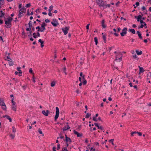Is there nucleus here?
<instances>
[{
  "label": "nucleus",
  "mask_w": 151,
  "mask_h": 151,
  "mask_svg": "<svg viewBox=\"0 0 151 151\" xmlns=\"http://www.w3.org/2000/svg\"><path fill=\"white\" fill-rule=\"evenodd\" d=\"M70 27L69 26L66 27L65 28H62V30L64 32L65 35H66L68 33V31L69 30Z\"/></svg>",
  "instance_id": "nucleus-4"
},
{
  "label": "nucleus",
  "mask_w": 151,
  "mask_h": 151,
  "mask_svg": "<svg viewBox=\"0 0 151 151\" xmlns=\"http://www.w3.org/2000/svg\"><path fill=\"white\" fill-rule=\"evenodd\" d=\"M2 106V108L4 110H6V106L5 105V104H4Z\"/></svg>",
  "instance_id": "nucleus-27"
},
{
  "label": "nucleus",
  "mask_w": 151,
  "mask_h": 151,
  "mask_svg": "<svg viewBox=\"0 0 151 151\" xmlns=\"http://www.w3.org/2000/svg\"><path fill=\"white\" fill-rule=\"evenodd\" d=\"M10 137H12V139H14V137H15V135H13V134H10Z\"/></svg>",
  "instance_id": "nucleus-48"
},
{
  "label": "nucleus",
  "mask_w": 151,
  "mask_h": 151,
  "mask_svg": "<svg viewBox=\"0 0 151 151\" xmlns=\"http://www.w3.org/2000/svg\"><path fill=\"white\" fill-rule=\"evenodd\" d=\"M135 4L137 6H138L139 5V3L138 2H137Z\"/></svg>",
  "instance_id": "nucleus-64"
},
{
  "label": "nucleus",
  "mask_w": 151,
  "mask_h": 151,
  "mask_svg": "<svg viewBox=\"0 0 151 151\" xmlns=\"http://www.w3.org/2000/svg\"><path fill=\"white\" fill-rule=\"evenodd\" d=\"M137 132L135 131L133 132H132L131 136H134V134H137Z\"/></svg>",
  "instance_id": "nucleus-41"
},
{
  "label": "nucleus",
  "mask_w": 151,
  "mask_h": 151,
  "mask_svg": "<svg viewBox=\"0 0 151 151\" xmlns=\"http://www.w3.org/2000/svg\"><path fill=\"white\" fill-rule=\"evenodd\" d=\"M70 128V127H69L68 125L66 127L65 126L63 128V131H66L67 130H68Z\"/></svg>",
  "instance_id": "nucleus-16"
},
{
  "label": "nucleus",
  "mask_w": 151,
  "mask_h": 151,
  "mask_svg": "<svg viewBox=\"0 0 151 151\" xmlns=\"http://www.w3.org/2000/svg\"><path fill=\"white\" fill-rule=\"evenodd\" d=\"M29 73H31L33 74V70H32V68H30L29 69Z\"/></svg>",
  "instance_id": "nucleus-42"
},
{
  "label": "nucleus",
  "mask_w": 151,
  "mask_h": 151,
  "mask_svg": "<svg viewBox=\"0 0 151 151\" xmlns=\"http://www.w3.org/2000/svg\"><path fill=\"white\" fill-rule=\"evenodd\" d=\"M23 13H25V11H22V10H20L19 11V13L18 16L19 18H20L23 16V14H22Z\"/></svg>",
  "instance_id": "nucleus-8"
},
{
  "label": "nucleus",
  "mask_w": 151,
  "mask_h": 151,
  "mask_svg": "<svg viewBox=\"0 0 151 151\" xmlns=\"http://www.w3.org/2000/svg\"><path fill=\"white\" fill-rule=\"evenodd\" d=\"M141 9H142V11H144L145 10H146V8L145 7V6H143L141 8Z\"/></svg>",
  "instance_id": "nucleus-40"
},
{
  "label": "nucleus",
  "mask_w": 151,
  "mask_h": 151,
  "mask_svg": "<svg viewBox=\"0 0 151 151\" xmlns=\"http://www.w3.org/2000/svg\"><path fill=\"white\" fill-rule=\"evenodd\" d=\"M93 120L94 121H95V122H97L98 120L97 119H96V117H93Z\"/></svg>",
  "instance_id": "nucleus-46"
},
{
  "label": "nucleus",
  "mask_w": 151,
  "mask_h": 151,
  "mask_svg": "<svg viewBox=\"0 0 151 151\" xmlns=\"http://www.w3.org/2000/svg\"><path fill=\"white\" fill-rule=\"evenodd\" d=\"M14 99V98H12V105H13V104H16L15 102L13 101Z\"/></svg>",
  "instance_id": "nucleus-51"
},
{
  "label": "nucleus",
  "mask_w": 151,
  "mask_h": 151,
  "mask_svg": "<svg viewBox=\"0 0 151 151\" xmlns=\"http://www.w3.org/2000/svg\"><path fill=\"white\" fill-rule=\"evenodd\" d=\"M90 25V24H88L86 26V29H89V26Z\"/></svg>",
  "instance_id": "nucleus-62"
},
{
  "label": "nucleus",
  "mask_w": 151,
  "mask_h": 151,
  "mask_svg": "<svg viewBox=\"0 0 151 151\" xmlns=\"http://www.w3.org/2000/svg\"><path fill=\"white\" fill-rule=\"evenodd\" d=\"M114 140V139H111L110 140H109V142H111L112 145H114V143H113V141Z\"/></svg>",
  "instance_id": "nucleus-37"
},
{
  "label": "nucleus",
  "mask_w": 151,
  "mask_h": 151,
  "mask_svg": "<svg viewBox=\"0 0 151 151\" xmlns=\"http://www.w3.org/2000/svg\"><path fill=\"white\" fill-rule=\"evenodd\" d=\"M113 31H114V32H115V33H114V35L116 36V37L118 36H119V34H117V33H116V29H115L114 28V29H113Z\"/></svg>",
  "instance_id": "nucleus-24"
},
{
  "label": "nucleus",
  "mask_w": 151,
  "mask_h": 151,
  "mask_svg": "<svg viewBox=\"0 0 151 151\" xmlns=\"http://www.w3.org/2000/svg\"><path fill=\"white\" fill-rule=\"evenodd\" d=\"M47 26V24L45 22H43L42 23V24H41V26L42 27L41 29L43 31L44 30H45L46 29V28H45V27Z\"/></svg>",
  "instance_id": "nucleus-12"
},
{
  "label": "nucleus",
  "mask_w": 151,
  "mask_h": 151,
  "mask_svg": "<svg viewBox=\"0 0 151 151\" xmlns=\"http://www.w3.org/2000/svg\"><path fill=\"white\" fill-rule=\"evenodd\" d=\"M12 109L15 111H16L17 109V106L16 105V104H14L13 105H12Z\"/></svg>",
  "instance_id": "nucleus-14"
},
{
  "label": "nucleus",
  "mask_w": 151,
  "mask_h": 151,
  "mask_svg": "<svg viewBox=\"0 0 151 151\" xmlns=\"http://www.w3.org/2000/svg\"><path fill=\"white\" fill-rule=\"evenodd\" d=\"M127 29L126 27H124V29L122 30V32L121 33L120 35L122 37L124 36L127 33Z\"/></svg>",
  "instance_id": "nucleus-7"
},
{
  "label": "nucleus",
  "mask_w": 151,
  "mask_h": 151,
  "mask_svg": "<svg viewBox=\"0 0 151 151\" xmlns=\"http://www.w3.org/2000/svg\"><path fill=\"white\" fill-rule=\"evenodd\" d=\"M66 68L65 66L63 68V72L66 75H67V73L66 72Z\"/></svg>",
  "instance_id": "nucleus-29"
},
{
  "label": "nucleus",
  "mask_w": 151,
  "mask_h": 151,
  "mask_svg": "<svg viewBox=\"0 0 151 151\" xmlns=\"http://www.w3.org/2000/svg\"><path fill=\"white\" fill-rule=\"evenodd\" d=\"M53 22H51V24L54 27H55L59 25L57 20L55 19H52Z\"/></svg>",
  "instance_id": "nucleus-5"
},
{
  "label": "nucleus",
  "mask_w": 151,
  "mask_h": 151,
  "mask_svg": "<svg viewBox=\"0 0 151 151\" xmlns=\"http://www.w3.org/2000/svg\"><path fill=\"white\" fill-rule=\"evenodd\" d=\"M22 87L24 89V90H25L27 88V86H26L24 85Z\"/></svg>",
  "instance_id": "nucleus-63"
},
{
  "label": "nucleus",
  "mask_w": 151,
  "mask_h": 151,
  "mask_svg": "<svg viewBox=\"0 0 151 151\" xmlns=\"http://www.w3.org/2000/svg\"><path fill=\"white\" fill-rule=\"evenodd\" d=\"M60 144H58L57 145V150H59L60 149Z\"/></svg>",
  "instance_id": "nucleus-43"
},
{
  "label": "nucleus",
  "mask_w": 151,
  "mask_h": 151,
  "mask_svg": "<svg viewBox=\"0 0 151 151\" xmlns=\"http://www.w3.org/2000/svg\"><path fill=\"white\" fill-rule=\"evenodd\" d=\"M3 23V20L0 19V24H2Z\"/></svg>",
  "instance_id": "nucleus-59"
},
{
  "label": "nucleus",
  "mask_w": 151,
  "mask_h": 151,
  "mask_svg": "<svg viewBox=\"0 0 151 151\" xmlns=\"http://www.w3.org/2000/svg\"><path fill=\"white\" fill-rule=\"evenodd\" d=\"M136 52L138 55H141L142 53V51H140L139 52L138 50H136Z\"/></svg>",
  "instance_id": "nucleus-22"
},
{
  "label": "nucleus",
  "mask_w": 151,
  "mask_h": 151,
  "mask_svg": "<svg viewBox=\"0 0 151 151\" xmlns=\"http://www.w3.org/2000/svg\"><path fill=\"white\" fill-rule=\"evenodd\" d=\"M129 32H132L133 34H134L135 33V31L134 29H129Z\"/></svg>",
  "instance_id": "nucleus-20"
},
{
  "label": "nucleus",
  "mask_w": 151,
  "mask_h": 151,
  "mask_svg": "<svg viewBox=\"0 0 151 151\" xmlns=\"http://www.w3.org/2000/svg\"><path fill=\"white\" fill-rule=\"evenodd\" d=\"M19 76H22V71L21 70H19Z\"/></svg>",
  "instance_id": "nucleus-53"
},
{
  "label": "nucleus",
  "mask_w": 151,
  "mask_h": 151,
  "mask_svg": "<svg viewBox=\"0 0 151 151\" xmlns=\"http://www.w3.org/2000/svg\"><path fill=\"white\" fill-rule=\"evenodd\" d=\"M137 134L139 136H141L142 135V134L140 132H137Z\"/></svg>",
  "instance_id": "nucleus-57"
},
{
  "label": "nucleus",
  "mask_w": 151,
  "mask_h": 151,
  "mask_svg": "<svg viewBox=\"0 0 151 151\" xmlns=\"http://www.w3.org/2000/svg\"><path fill=\"white\" fill-rule=\"evenodd\" d=\"M97 127L98 128L100 129H101V130H103L104 129L101 126H99Z\"/></svg>",
  "instance_id": "nucleus-38"
},
{
  "label": "nucleus",
  "mask_w": 151,
  "mask_h": 151,
  "mask_svg": "<svg viewBox=\"0 0 151 151\" xmlns=\"http://www.w3.org/2000/svg\"><path fill=\"white\" fill-rule=\"evenodd\" d=\"M26 9L24 7H23L21 8L20 10H22V11H25V12H26Z\"/></svg>",
  "instance_id": "nucleus-45"
},
{
  "label": "nucleus",
  "mask_w": 151,
  "mask_h": 151,
  "mask_svg": "<svg viewBox=\"0 0 151 151\" xmlns=\"http://www.w3.org/2000/svg\"><path fill=\"white\" fill-rule=\"evenodd\" d=\"M55 83H56V82L54 81H52V82H51V84H50L51 86H52V87L54 86L55 85Z\"/></svg>",
  "instance_id": "nucleus-25"
},
{
  "label": "nucleus",
  "mask_w": 151,
  "mask_h": 151,
  "mask_svg": "<svg viewBox=\"0 0 151 151\" xmlns=\"http://www.w3.org/2000/svg\"><path fill=\"white\" fill-rule=\"evenodd\" d=\"M38 132L40 134H42V130H41V129H39Z\"/></svg>",
  "instance_id": "nucleus-49"
},
{
  "label": "nucleus",
  "mask_w": 151,
  "mask_h": 151,
  "mask_svg": "<svg viewBox=\"0 0 151 151\" xmlns=\"http://www.w3.org/2000/svg\"><path fill=\"white\" fill-rule=\"evenodd\" d=\"M111 6V5L110 4H108L107 5H106V6H105V8H107V7H109V8Z\"/></svg>",
  "instance_id": "nucleus-55"
},
{
  "label": "nucleus",
  "mask_w": 151,
  "mask_h": 151,
  "mask_svg": "<svg viewBox=\"0 0 151 151\" xmlns=\"http://www.w3.org/2000/svg\"><path fill=\"white\" fill-rule=\"evenodd\" d=\"M73 133L75 134H76L77 135L78 137H81L83 136L82 134H80L78 133L77 131L74 130L73 131Z\"/></svg>",
  "instance_id": "nucleus-11"
},
{
  "label": "nucleus",
  "mask_w": 151,
  "mask_h": 151,
  "mask_svg": "<svg viewBox=\"0 0 151 151\" xmlns=\"http://www.w3.org/2000/svg\"><path fill=\"white\" fill-rule=\"evenodd\" d=\"M4 100L3 99L0 98V105L2 106L4 104Z\"/></svg>",
  "instance_id": "nucleus-18"
},
{
  "label": "nucleus",
  "mask_w": 151,
  "mask_h": 151,
  "mask_svg": "<svg viewBox=\"0 0 151 151\" xmlns=\"http://www.w3.org/2000/svg\"><path fill=\"white\" fill-rule=\"evenodd\" d=\"M12 132L14 133L15 134L16 132V129L15 127H12Z\"/></svg>",
  "instance_id": "nucleus-31"
},
{
  "label": "nucleus",
  "mask_w": 151,
  "mask_h": 151,
  "mask_svg": "<svg viewBox=\"0 0 151 151\" xmlns=\"http://www.w3.org/2000/svg\"><path fill=\"white\" fill-rule=\"evenodd\" d=\"M39 9H36L35 12L37 14L38 13V12H39V13L40 12L39 11Z\"/></svg>",
  "instance_id": "nucleus-52"
},
{
  "label": "nucleus",
  "mask_w": 151,
  "mask_h": 151,
  "mask_svg": "<svg viewBox=\"0 0 151 151\" xmlns=\"http://www.w3.org/2000/svg\"><path fill=\"white\" fill-rule=\"evenodd\" d=\"M43 32V31L41 29H38L37 30V32Z\"/></svg>",
  "instance_id": "nucleus-58"
},
{
  "label": "nucleus",
  "mask_w": 151,
  "mask_h": 151,
  "mask_svg": "<svg viewBox=\"0 0 151 151\" xmlns=\"http://www.w3.org/2000/svg\"><path fill=\"white\" fill-rule=\"evenodd\" d=\"M8 60L9 61V63L10 66H12L14 65V63L13 62L10 61L9 60Z\"/></svg>",
  "instance_id": "nucleus-30"
},
{
  "label": "nucleus",
  "mask_w": 151,
  "mask_h": 151,
  "mask_svg": "<svg viewBox=\"0 0 151 151\" xmlns=\"http://www.w3.org/2000/svg\"><path fill=\"white\" fill-rule=\"evenodd\" d=\"M96 2L97 4L99 5V6L100 7L103 6L102 4V3L103 2V0H96Z\"/></svg>",
  "instance_id": "nucleus-9"
},
{
  "label": "nucleus",
  "mask_w": 151,
  "mask_h": 151,
  "mask_svg": "<svg viewBox=\"0 0 151 151\" xmlns=\"http://www.w3.org/2000/svg\"><path fill=\"white\" fill-rule=\"evenodd\" d=\"M95 149L94 148H93V147H91L90 150V151H95Z\"/></svg>",
  "instance_id": "nucleus-50"
},
{
  "label": "nucleus",
  "mask_w": 151,
  "mask_h": 151,
  "mask_svg": "<svg viewBox=\"0 0 151 151\" xmlns=\"http://www.w3.org/2000/svg\"><path fill=\"white\" fill-rule=\"evenodd\" d=\"M56 114L55 116V121H56L57 119H58L59 117V110L58 108L57 107H56Z\"/></svg>",
  "instance_id": "nucleus-3"
},
{
  "label": "nucleus",
  "mask_w": 151,
  "mask_h": 151,
  "mask_svg": "<svg viewBox=\"0 0 151 151\" xmlns=\"http://www.w3.org/2000/svg\"><path fill=\"white\" fill-rule=\"evenodd\" d=\"M67 139H66L65 141L67 143H68L69 142V143H70L72 142V141L70 137H68L67 138Z\"/></svg>",
  "instance_id": "nucleus-19"
},
{
  "label": "nucleus",
  "mask_w": 151,
  "mask_h": 151,
  "mask_svg": "<svg viewBox=\"0 0 151 151\" xmlns=\"http://www.w3.org/2000/svg\"><path fill=\"white\" fill-rule=\"evenodd\" d=\"M32 30L33 31H34L35 30V27L33 26L32 27H31Z\"/></svg>",
  "instance_id": "nucleus-61"
},
{
  "label": "nucleus",
  "mask_w": 151,
  "mask_h": 151,
  "mask_svg": "<svg viewBox=\"0 0 151 151\" xmlns=\"http://www.w3.org/2000/svg\"><path fill=\"white\" fill-rule=\"evenodd\" d=\"M0 18H2L4 17L5 13H4L2 10L0 11Z\"/></svg>",
  "instance_id": "nucleus-15"
},
{
  "label": "nucleus",
  "mask_w": 151,
  "mask_h": 151,
  "mask_svg": "<svg viewBox=\"0 0 151 151\" xmlns=\"http://www.w3.org/2000/svg\"><path fill=\"white\" fill-rule=\"evenodd\" d=\"M106 1H105V2H103L102 3V4L103 5V6H103V7L104 6H106Z\"/></svg>",
  "instance_id": "nucleus-34"
},
{
  "label": "nucleus",
  "mask_w": 151,
  "mask_h": 151,
  "mask_svg": "<svg viewBox=\"0 0 151 151\" xmlns=\"http://www.w3.org/2000/svg\"><path fill=\"white\" fill-rule=\"evenodd\" d=\"M31 6V4L30 3H29L28 4H27L26 5V7L27 8L28 7H30Z\"/></svg>",
  "instance_id": "nucleus-39"
},
{
  "label": "nucleus",
  "mask_w": 151,
  "mask_h": 151,
  "mask_svg": "<svg viewBox=\"0 0 151 151\" xmlns=\"http://www.w3.org/2000/svg\"><path fill=\"white\" fill-rule=\"evenodd\" d=\"M134 18L136 19H137V21L140 22V24H143L145 22H143V20H141L142 18V17L140 15H139L137 16H135Z\"/></svg>",
  "instance_id": "nucleus-2"
},
{
  "label": "nucleus",
  "mask_w": 151,
  "mask_h": 151,
  "mask_svg": "<svg viewBox=\"0 0 151 151\" xmlns=\"http://www.w3.org/2000/svg\"><path fill=\"white\" fill-rule=\"evenodd\" d=\"M91 115V114H89L88 113H87L86 115V116L85 117V118H88Z\"/></svg>",
  "instance_id": "nucleus-33"
},
{
  "label": "nucleus",
  "mask_w": 151,
  "mask_h": 151,
  "mask_svg": "<svg viewBox=\"0 0 151 151\" xmlns=\"http://www.w3.org/2000/svg\"><path fill=\"white\" fill-rule=\"evenodd\" d=\"M102 37L104 40V42L106 43V37L105 35H103Z\"/></svg>",
  "instance_id": "nucleus-23"
},
{
  "label": "nucleus",
  "mask_w": 151,
  "mask_h": 151,
  "mask_svg": "<svg viewBox=\"0 0 151 151\" xmlns=\"http://www.w3.org/2000/svg\"><path fill=\"white\" fill-rule=\"evenodd\" d=\"M139 70L140 72H141L142 73H143L145 71V70L142 67V68H140Z\"/></svg>",
  "instance_id": "nucleus-32"
},
{
  "label": "nucleus",
  "mask_w": 151,
  "mask_h": 151,
  "mask_svg": "<svg viewBox=\"0 0 151 151\" xmlns=\"http://www.w3.org/2000/svg\"><path fill=\"white\" fill-rule=\"evenodd\" d=\"M53 8V6L52 5H51L49 7V9H48L49 12H51L52 10V9Z\"/></svg>",
  "instance_id": "nucleus-28"
},
{
  "label": "nucleus",
  "mask_w": 151,
  "mask_h": 151,
  "mask_svg": "<svg viewBox=\"0 0 151 151\" xmlns=\"http://www.w3.org/2000/svg\"><path fill=\"white\" fill-rule=\"evenodd\" d=\"M138 36L139 37V38L141 39H142V37L141 35V33H140V34H138Z\"/></svg>",
  "instance_id": "nucleus-44"
},
{
  "label": "nucleus",
  "mask_w": 151,
  "mask_h": 151,
  "mask_svg": "<svg viewBox=\"0 0 151 151\" xmlns=\"http://www.w3.org/2000/svg\"><path fill=\"white\" fill-rule=\"evenodd\" d=\"M112 68L113 70H114L116 69H117V70L118 69V67H116L114 66L112 67Z\"/></svg>",
  "instance_id": "nucleus-54"
},
{
  "label": "nucleus",
  "mask_w": 151,
  "mask_h": 151,
  "mask_svg": "<svg viewBox=\"0 0 151 151\" xmlns=\"http://www.w3.org/2000/svg\"><path fill=\"white\" fill-rule=\"evenodd\" d=\"M42 113L45 116H47V113L46 111H45V110H42Z\"/></svg>",
  "instance_id": "nucleus-21"
},
{
  "label": "nucleus",
  "mask_w": 151,
  "mask_h": 151,
  "mask_svg": "<svg viewBox=\"0 0 151 151\" xmlns=\"http://www.w3.org/2000/svg\"><path fill=\"white\" fill-rule=\"evenodd\" d=\"M122 55L121 52H119L117 55H116V60H118L120 62L122 61Z\"/></svg>",
  "instance_id": "nucleus-6"
},
{
  "label": "nucleus",
  "mask_w": 151,
  "mask_h": 151,
  "mask_svg": "<svg viewBox=\"0 0 151 151\" xmlns=\"http://www.w3.org/2000/svg\"><path fill=\"white\" fill-rule=\"evenodd\" d=\"M62 151H68L66 147H64L62 148Z\"/></svg>",
  "instance_id": "nucleus-35"
},
{
  "label": "nucleus",
  "mask_w": 151,
  "mask_h": 151,
  "mask_svg": "<svg viewBox=\"0 0 151 151\" xmlns=\"http://www.w3.org/2000/svg\"><path fill=\"white\" fill-rule=\"evenodd\" d=\"M7 20H5L4 27L7 28H10L12 26V22L13 18L10 17H9L7 18Z\"/></svg>",
  "instance_id": "nucleus-1"
},
{
  "label": "nucleus",
  "mask_w": 151,
  "mask_h": 151,
  "mask_svg": "<svg viewBox=\"0 0 151 151\" xmlns=\"http://www.w3.org/2000/svg\"><path fill=\"white\" fill-rule=\"evenodd\" d=\"M45 22L46 23L50 22V21L48 19H46Z\"/></svg>",
  "instance_id": "nucleus-47"
},
{
  "label": "nucleus",
  "mask_w": 151,
  "mask_h": 151,
  "mask_svg": "<svg viewBox=\"0 0 151 151\" xmlns=\"http://www.w3.org/2000/svg\"><path fill=\"white\" fill-rule=\"evenodd\" d=\"M137 56L136 54H135L134 55H133V57L134 58V59H136V58H137Z\"/></svg>",
  "instance_id": "nucleus-60"
},
{
  "label": "nucleus",
  "mask_w": 151,
  "mask_h": 151,
  "mask_svg": "<svg viewBox=\"0 0 151 151\" xmlns=\"http://www.w3.org/2000/svg\"><path fill=\"white\" fill-rule=\"evenodd\" d=\"M105 20L104 19H103L102 20L101 24H102V26L103 28H105L106 26V25L104 24Z\"/></svg>",
  "instance_id": "nucleus-17"
},
{
  "label": "nucleus",
  "mask_w": 151,
  "mask_h": 151,
  "mask_svg": "<svg viewBox=\"0 0 151 151\" xmlns=\"http://www.w3.org/2000/svg\"><path fill=\"white\" fill-rule=\"evenodd\" d=\"M94 41L95 42V44L97 45L98 44V39L97 37H95L94 39Z\"/></svg>",
  "instance_id": "nucleus-26"
},
{
  "label": "nucleus",
  "mask_w": 151,
  "mask_h": 151,
  "mask_svg": "<svg viewBox=\"0 0 151 151\" xmlns=\"http://www.w3.org/2000/svg\"><path fill=\"white\" fill-rule=\"evenodd\" d=\"M144 27L143 24H141V25L140 27H138V28L139 29L140 28H142Z\"/></svg>",
  "instance_id": "nucleus-56"
},
{
  "label": "nucleus",
  "mask_w": 151,
  "mask_h": 151,
  "mask_svg": "<svg viewBox=\"0 0 151 151\" xmlns=\"http://www.w3.org/2000/svg\"><path fill=\"white\" fill-rule=\"evenodd\" d=\"M3 117H6L9 120L10 122H12V119L8 115H5L3 116Z\"/></svg>",
  "instance_id": "nucleus-13"
},
{
  "label": "nucleus",
  "mask_w": 151,
  "mask_h": 151,
  "mask_svg": "<svg viewBox=\"0 0 151 151\" xmlns=\"http://www.w3.org/2000/svg\"><path fill=\"white\" fill-rule=\"evenodd\" d=\"M83 85H86L87 83V81L86 80H83V82H82Z\"/></svg>",
  "instance_id": "nucleus-36"
},
{
  "label": "nucleus",
  "mask_w": 151,
  "mask_h": 151,
  "mask_svg": "<svg viewBox=\"0 0 151 151\" xmlns=\"http://www.w3.org/2000/svg\"><path fill=\"white\" fill-rule=\"evenodd\" d=\"M29 27V28H27L26 29V31H29L31 29V27H33L32 24V21H30L28 24Z\"/></svg>",
  "instance_id": "nucleus-10"
}]
</instances>
